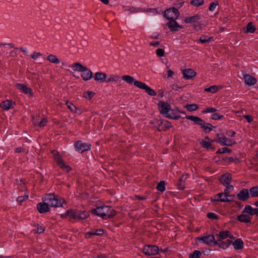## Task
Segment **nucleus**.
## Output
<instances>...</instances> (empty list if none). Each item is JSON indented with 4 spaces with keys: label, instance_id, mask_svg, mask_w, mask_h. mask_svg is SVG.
<instances>
[{
    "label": "nucleus",
    "instance_id": "1",
    "mask_svg": "<svg viewBox=\"0 0 258 258\" xmlns=\"http://www.w3.org/2000/svg\"><path fill=\"white\" fill-rule=\"evenodd\" d=\"M158 107L160 113L166 117L173 119H178L180 118V115L178 114V111L176 110L172 109L170 105L167 102L159 101L158 103Z\"/></svg>",
    "mask_w": 258,
    "mask_h": 258
},
{
    "label": "nucleus",
    "instance_id": "2",
    "mask_svg": "<svg viewBox=\"0 0 258 258\" xmlns=\"http://www.w3.org/2000/svg\"><path fill=\"white\" fill-rule=\"evenodd\" d=\"M92 213L104 219H107L115 215V211L111 207L102 206L91 211Z\"/></svg>",
    "mask_w": 258,
    "mask_h": 258
},
{
    "label": "nucleus",
    "instance_id": "3",
    "mask_svg": "<svg viewBox=\"0 0 258 258\" xmlns=\"http://www.w3.org/2000/svg\"><path fill=\"white\" fill-rule=\"evenodd\" d=\"M44 200L48 206L51 207H59L62 206V205L65 203L63 199H61L58 200L56 196L53 194H49L45 196L44 198Z\"/></svg>",
    "mask_w": 258,
    "mask_h": 258
},
{
    "label": "nucleus",
    "instance_id": "4",
    "mask_svg": "<svg viewBox=\"0 0 258 258\" xmlns=\"http://www.w3.org/2000/svg\"><path fill=\"white\" fill-rule=\"evenodd\" d=\"M52 154L57 165L62 170L67 172L71 170V168L67 165L64 162H63L62 159L59 154V153L57 151L55 150L52 151Z\"/></svg>",
    "mask_w": 258,
    "mask_h": 258
},
{
    "label": "nucleus",
    "instance_id": "5",
    "mask_svg": "<svg viewBox=\"0 0 258 258\" xmlns=\"http://www.w3.org/2000/svg\"><path fill=\"white\" fill-rule=\"evenodd\" d=\"M143 253L147 255H156L159 253V249L157 246L147 245L144 246Z\"/></svg>",
    "mask_w": 258,
    "mask_h": 258
},
{
    "label": "nucleus",
    "instance_id": "6",
    "mask_svg": "<svg viewBox=\"0 0 258 258\" xmlns=\"http://www.w3.org/2000/svg\"><path fill=\"white\" fill-rule=\"evenodd\" d=\"M135 86L140 89L144 90L148 95L151 96H155L157 95V93L154 90L147 86L144 83L142 82H136L135 83Z\"/></svg>",
    "mask_w": 258,
    "mask_h": 258
},
{
    "label": "nucleus",
    "instance_id": "7",
    "mask_svg": "<svg viewBox=\"0 0 258 258\" xmlns=\"http://www.w3.org/2000/svg\"><path fill=\"white\" fill-rule=\"evenodd\" d=\"M217 137L218 138L217 142L220 143L222 145L231 146L235 144V141L232 139L227 138L223 134H217Z\"/></svg>",
    "mask_w": 258,
    "mask_h": 258
},
{
    "label": "nucleus",
    "instance_id": "8",
    "mask_svg": "<svg viewBox=\"0 0 258 258\" xmlns=\"http://www.w3.org/2000/svg\"><path fill=\"white\" fill-rule=\"evenodd\" d=\"M234 196L225 194V192H221L217 194L214 197V200L222 202H228L233 200Z\"/></svg>",
    "mask_w": 258,
    "mask_h": 258
},
{
    "label": "nucleus",
    "instance_id": "9",
    "mask_svg": "<svg viewBox=\"0 0 258 258\" xmlns=\"http://www.w3.org/2000/svg\"><path fill=\"white\" fill-rule=\"evenodd\" d=\"M164 16L169 20H176L179 16V12L176 8H172L166 10Z\"/></svg>",
    "mask_w": 258,
    "mask_h": 258
},
{
    "label": "nucleus",
    "instance_id": "10",
    "mask_svg": "<svg viewBox=\"0 0 258 258\" xmlns=\"http://www.w3.org/2000/svg\"><path fill=\"white\" fill-rule=\"evenodd\" d=\"M76 150L80 153L89 151L91 149V145L83 143L82 141H78L75 145Z\"/></svg>",
    "mask_w": 258,
    "mask_h": 258
},
{
    "label": "nucleus",
    "instance_id": "11",
    "mask_svg": "<svg viewBox=\"0 0 258 258\" xmlns=\"http://www.w3.org/2000/svg\"><path fill=\"white\" fill-rule=\"evenodd\" d=\"M197 239L203 241V243L207 245H210L212 243L214 244L215 241V236L213 235H208L203 237H198Z\"/></svg>",
    "mask_w": 258,
    "mask_h": 258
},
{
    "label": "nucleus",
    "instance_id": "12",
    "mask_svg": "<svg viewBox=\"0 0 258 258\" xmlns=\"http://www.w3.org/2000/svg\"><path fill=\"white\" fill-rule=\"evenodd\" d=\"M232 243V241L229 239H227L225 241L222 240L217 239L215 240L214 245H218L221 248L225 249L227 248Z\"/></svg>",
    "mask_w": 258,
    "mask_h": 258
},
{
    "label": "nucleus",
    "instance_id": "13",
    "mask_svg": "<svg viewBox=\"0 0 258 258\" xmlns=\"http://www.w3.org/2000/svg\"><path fill=\"white\" fill-rule=\"evenodd\" d=\"M217 239H225L227 238L230 239L234 238L233 236L227 230H223L219 232V233L216 234Z\"/></svg>",
    "mask_w": 258,
    "mask_h": 258
},
{
    "label": "nucleus",
    "instance_id": "14",
    "mask_svg": "<svg viewBox=\"0 0 258 258\" xmlns=\"http://www.w3.org/2000/svg\"><path fill=\"white\" fill-rule=\"evenodd\" d=\"M243 78L244 83L248 86H252L256 83V79L255 78L245 73H243Z\"/></svg>",
    "mask_w": 258,
    "mask_h": 258
},
{
    "label": "nucleus",
    "instance_id": "15",
    "mask_svg": "<svg viewBox=\"0 0 258 258\" xmlns=\"http://www.w3.org/2000/svg\"><path fill=\"white\" fill-rule=\"evenodd\" d=\"M249 197V191L246 188H243L237 194V198L238 200L242 201H246Z\"/></svg>",
    "mask_w": 258,
    "mask_h": 258
},
{
    "label": "nucleus",
    "instance_id": "16",
    "mask_svg": "<svg viewBox=\"0 0 258 258\" xmlns=\"http://www.w3.org/2000/svg\"><path fill=\"white\" fill-rule=\"evenodd\" d=\"M182 74L183 75L184 78L187 80L192 79L197 75V73L194 70L191 69L183 70L182 71Z\"/></svg>",
    "mask_w": 258,
    "mask_h": 258
},
{
    "label": "nucleus",
    "instance_id": "17",
    "mask_svg": "<svg viewBox=\"0 0 258 258\" xmlns=\"http://www.w3.org/2000/svg\"><path fill=\"white\" fill-rule=\"evenodd\" d=\"M219 180L224 185H226L231 183L232 181V177L231 174L229 173H225L220 177Z\"/></svg>",
    "mask_w": 258,
    "mask_h": 258
},
{
    "label": "nucleus",
    "instance_id": "18",
    "mask_svg": "<svg viewBox=\"0 0 258 258\" xmlns=\"http://www.w3.org/2000/svg\"><path fill=\"white\" fill-rule=\"evenodd\" d=\"M37 209L39 213H45L49 211V206L45 202L44 199L43 198V202L39 203L37 205Z\"/></svg>",
    "mask_w": 258,
    "mask_h": 258
},
{
    "label": "nucleus",
    "instance_id": "19",
    "mask_svg": "<svg viewBox=\"0 0 258 258\" xmlns=\"http://www.w3.org/2000/svg\"><path fill=\"white\" fill-rule=\"evenodd\" d=\"M243 213H247L251 217L258 213V208H253L250 205H246L242 211Z\"/></svg>",
    "mask_w": 258,
    "mask_h": 258
},
{
    "label": "nucleus",
    "instance_id": "20",
    "mask_svg": "<svg viewBox=\"0 0 258 258\" xmlns=\"http://www.w3.org/2000/svg\"><path fill=\"white\" fill-rule=\"evenodd\" d=\"M81 73V77L84 81L89 80L93 77L92 72L87 67H85Z\"/></svg>",
    "mask_w": 258,
    "mask_h": 258
},
{
    "label": "nucleus",
    "instance_id": "21",
    "mask_svg": "<svg viewBox=\"0 0 258 258\" xmlns=\"http://www.w3.org/2000/svg\"><path fill=\"white\" fill-rule=\"evenodd\" d=\"M16 87L25 94L30 96L32 95V90L30 88L27 87L26 85L18 83L16 85Z\"/></svg>",
    "mask_w": 258,
    "mask_h": 258
},
{
    "label": "nucleus",
    "instance_id": "22",
    "mask_svg": "<svg viewBox=\"0 0 258 258\" xmlns=\"http://www.w3.org/2000/svg\"><path fill=\"white\" fill-rule=\"evenodd\" d=\"M167 25L170 29V30L172 31H177L178 28H182V27L177 23L175 20H171L167 23Z\"/></svg>",
    "mask_w": 258,
    "mask_h": 258
},
{
    "label": "nucleus",
    "instance_id": "23",
    "mask_svg": "<svg viewBox=\"0 0 258 258\" xmlns=\"http://www.w3.org/2000/svg\"><path fill=\"white\" fill-rule=\"evenodd\" d=\"M107 75L104 73L96 72L94 75V79L98 82H106L107 79Z\"/></svg>",
    "mask_w": 258,
    "mask_h": 258
},
{
    "label": "nucleus",
    "instance_id": "24",
    "mask_svg": "<svg viewBox=\"0 0 258 258\" xmlns=\"http://www.w3.org/2000/svg\"><path fill=\"white\" fill-rule=\"evenodd\" d=\"M78 210H69L64 214H62V216L65 217L68 216L71 218L78 220Z\"/></svg>",
    "mask_w": 258,
    "mask_h": 258
},
{
    "label": "nucleus",
    "instance_id": "25",
    "mask_svg": "<svg viewBox=\"0 0 258 258\" xmlns=\"http://www.w3.org/2000/svg\"><path fill=\"white\" fill-rule=\"evenodd\" d=\"M232 245L236 250L242 249L244 247L243 242L240 238L236 239L232 243Z\"/></svg>",
    "mask_w": 258,
    "mask_h": 258
},
{
    "label": "nucleus",
    "instance_id": "26",
    "mask_svg": "<svg viewBox=\"0 0 258 258\" xmlns=\"http://www.w3.org/2000/svg\"><path fill=\"white\" fill-rule=\"evenodd\" d=\"M172 127V124L167 120L161 121L159 125V130H166Z\"/></svg>",
    "mask_w": 258,
    "mask_h": 258
},
{
    "label": "nucleus",
    "instance_id": "27",
    "mask_svg": "<svg viewBox=\"0 0 258 258\" xmlns=\"http://www.w3.org/2000/svg\"><path fill=\"white\" fill-rule=\"evenodd\" d=\"M238 221L244 223H250L251 220V217L246 214H241L237 216Z\"/></svg>",
    "mask_w": 258,
    "mask_h": 258
},
{
    "label": "nucleus",
    "instance_id": "28",
    "mask_svg": "<svg viewBox=\"0 0 258 258\" xmlns=\"http://www.w3.org/2000/svg\"><path fill=\"white\" fill-rule=\"evenodd\" d=\"M200 125L201 126V127L206 133L210 132L213 128V126L211 124L207 123L205 122L203 120Z\"/></svg>",
    "mask_w": 258,
    "mask_h": 258
},
{
    "label": "nucleus",
    "instance_id": "29",
    "mask_svg": "<svg viewBox=\"0 0 258 258\" xmlns=\"http://www.w3.org/2000/svg\"><path fill=\"white\" fill-rule=\"evenodd\" d=\"M71 67L74 72H80L83 71L84 69L86 67L83 66L79 62H75L71 66H69Z\"/></svg>",
    "mask_w": 258,
    "mask_h": 258
},
{
    "label": "nucleus",
    "instance_id": "30",
    "mask_svg": "<svg viewBox=\"0 0 258 258\" xmlns=\"http://www.w3.org/2000/svg\"><path fill=\"white\" fill-rule=\"evenodd\" d=\"M121 79L122 80L125 81L126 83L132 85V84L135 83L136 82H140L139 81H136L134 79V78L132 76H129V75H124L122 76L121 77Z\"/></svg>",
    "mask_w": 258,
    "mask_h": 258
},
{
    "label": "nucleus",
    "instance_id": "31",
    "mask_svg": "<svg viewBox=\"0 0 258 258\" xmlns=\"http://www.w3.org/2000/svg\"><path fill=\"white\" fill-rule=\"evenodd\" d=\"M104 233V230L102 229H96L94 231L88 232L86 233V237L89 238L92 235H101Z\"/></svg>",
    "mask_w": 258,
    "mask_h": 258
},
{
    "label": "nucleus",
    "instance_id": "32",
    "mask_svg": "<svg viewBox=\"0 0 258 258\" xmlns=\"http://www.w3.org/2000/svg\"><path fill=\"white\" fill-rule=\"evenodd\" d=\"M201 17L198 15H194L192 17H188L185 18L184 21L186 23H191L200 19Z\"/></svg>",
    "mask_w": 258,
    "mask_h": 258
},
{
    "label": "nucleus",
    "instance_id": "33",
    "mask_svg": "<svg viewBox=\"0 0 258 258\" xmlns=\"http://www.w3.org/2000/svg\"><path fill=\"white\" fill-rule=\"evenodd\" d=\"M0 106L5 110H9L12 107V102L11 101L7 100L5 101H3Z\"/></svg>",
    "mask_w": 258,
    "mask_h": 258
},
{
    "label": "nucleus",
    "instance_id": "34",
    "mask_svg": "<svg viewBox=\"0 0 258 258\" xmlns=\"http://www.w3.org/2000/svg\"><path fill=\"white\" fill-rule=\"evenodd\" d=\"M89 216V214L87 211H81L78 210V220H84L87 219Z\"/></svg>",
    "mask_w": 258,
    "mask_h": 258
},
{
    "label": "nucleus",
    "instance_id": "35",
    "mask_svg": "<svg viewBox=\"0 0 258 258\" xmlns=\"http://www.w3.org/2000/svg\"><path fill=\"white\" fill-rule=\"evenodd\" d=\"M255 27L253 25L252 22H249L247 24V26L246 27V30H244V33H252L255 31Z\"/></svg>",
    "mask_w": 258,
    "mask_h": 258
},
{
    "label": "nucleus",
    "instance_id": "36",
    "mask_svg": "<svg viewBox=\"0 0 258 258\" xmlns=\"http://www.w3.org/2000/svg\"><path fill=\"white\" fill-rule=\"evenodd\" d=\"M120 79V77L117 75H110L108 78L106 79V82H117Z\"/></svg>",
    "mask_w": 258,
    "mask_h": 258
},
{
    "label": "nucleus",
    "instance_id": "37",
    "mask_svg": "<svg viewBox=\"0 0 258 258\" xmlns=\"http://www.w3.org/2000/svg\"><path fill=\"white\" fill-rule=\"evenodd\" d=\"M46 59L49 62L53 63H59L60 62L59 59L56 55L53 54H50L48 55Z\"/></svg>",
    "mask_w": 258,
    "mask_h": 258
},
{
    "label": "nucleus",
    "instance_id": "38",
    "mask_svg": "<svg viewBox=\"0 0 258 258\" xmlns=\"http://www.w3.org/2000/svg\"><path fill=\"white\" fill-rule=\"evenodd\" d=\"M125 11H127L129 12V14L131 13H136L140 12H144V9L142 8H136L132 7L129 8L127 10H125Z\"/></svg>",
    "mask_w": 258,
    "mask_h": 258
},
{
    "label": "nucleus",
    "instance_id": "39",
    "mask_svg": "<svg viewBox=\"0 0 258 258\" xmlns=\"http://www.w3.org/2000/svg\"><path fill=\"white\" fill-rule=\"evenodd\" d=\"M186 118L189 120L194 121L195 123L198 124H200L203 121V120L198 116L189 115L186 116Z\"/></svg>",
    "mask_w": 258,
    "mask_h": 258
},
{
    "label": "nucleus",
    "instance_id": "40",
    "mask_svg": "<svg viewBox=\"0 0 258 258\" xmlns=\"http://www.w3.org/2000/svg\"><path fill=\"white\" fill-rule=\"evenodd\" d=\"M249 194L251 197H258V186L251 187L249 189Z\"/></svg>",
    "mask_w": 258,
    "mask_h": 258
},
{
    "label": "nucleus",
    "instance_id": "41",
    "mask_svg": "<svg viewBox=\"0 0 258 258\" xmlns=\"http://www.w3.org/2000/svg\"><path fill=\"white\" fill-rule=\"evenodd\" d=\"M201 144L204 148H208L211 146L210 139L208 137L205 138L204 140L202 142Z\"/></svg>",
    "mask_w": 258,
    "mask_h": 258
},
{
    "label": "nucleus",
    "instance_id": "42",
    "mask_svg": "<svg viewBox=\"0 0 258 258\" xmlns=\"http://www.w3.org/2000/svg\"><path fill=\"white\" fill-rule=\"evenodd\" d=\"M68 108L73 112H77V107L71 102L67 101L66 102Z\"/></svg>",
    "mask_w": 258,
    "mask_h": 258
},
{
    "label": "nucleus",
    "instance_id": "43",
    "mask_svg": "<svg viewBox=\"0 0 258 258\" xmlns=\"http://www.w3.org/2000/svg\"><path fill=\"white\" fill-rule=\"evenodd\" d=\"M213 39V37H210L206 35H202L201 36L199 41L202 43L209 42Z\"/></svg>",
    "mask_w": 258,
    "mask_h": 258
},
{
    "label": "nucleus",
    "instance_id": "44",
    "mask_svg": "<svg viewBox=\"0 0 258 258\" xmlns=\"http://www.w3.org/2000/svg\"><path fill=\"white\" fill-rule=\"evenodd\" d=\"M185 108L189 111H194L198 109V106L196 104H187Z\"/></svg>",
    "mask_w": 258,
    "mask_h": 258
},
{
    "label": "nucleus",
    "instance_id": "45",
    "mask_svg": "<svg viewBox=\"0 0 258 258\" xmlns=\"http://www.w3.org/2000/svg\"><path fill=\"white\" fill-rule=\"evenodd\" d=\"M47 122V120L46 118H40L39 122H35V126L42 127L45 126Z\"/></svg>",
    "mask_w": 258,
    "mask_h": 258
},
{
    "label": "nucleus",
    "instance_id": "46",
    "mask_svg": "<svg viewBox=\"0 0 258 258\" xmlns=\"http://www.w3.org/2000/svg\"><path fill=\"white\" fill-rule=\"evenodd\" d=\"M205 91L211 92L212 93H215L218 91V87L216 85L212 86L209 88H205Z\"/></svg>",
    "mask_w": 258,
    "mask_h": 258
},
{
    "label": "nucleus",
    "instance_id": "47",
    "mask_svg": "<svg viewBox=\"0 0 258 258\" xmlns=\"http://www.w3.org/2000/svg\"><path fill=\"white\" fill-rule=\"evenodd\" d=\"M201 255V252L199 250H196L189 255V258H199Z\"/></svg>",
    "mask_w": 258,
    "mask_h": 258
},
{
    "label": "nucleus",
    "instance_id": "48",
    "mask_svg": "<svg viewBox=\"0 0 258 258\" xmlns=\"http://www.w3.org/2000/svg\"><path fill=\"white\" fill-rule=\"evenodd\" d=\"M94 95L95 93L92 91H87L84 93L83 96L85 98L91 100Z\"/></svg>",
    "mask_w": 258,
    "mask_h": 258
},
{
    "label": "nucleus",
    "instance_id": "49",
    "mask_svg": "<svg viewBox=\"0 0 258 258\" xmlns=\"http://www.w3.org/2000/svg\"><path fill=\"white\" fill-rule=\"evenodd\" d=\"M157 188L160 191H164L165 189V182L164 181H161L158 183L157 186Z\"/></svg>",
    "mask_w": 258,
    "mask_h": 258
},
{
    "label": "nucleus",
    "instance_id": "50",
    "mask_svg": "<svg viewBox=\"0 0 258 258\" xmlns=\"http://www.w3.org/2000/svg\"><path fill=\"white\" fill-rule=\"evenodd\" d=\"M28 197L29 196L28 194H25L24 196H19L17 198V201L20 204H22V202L27 200Z\"/></svg>",
    "mask_w": 258,
    "mask_h": 258
},
{
    "label": "nucleus",
    "instance_id": "51",
    "mask_svg": "<svg viewBox=\"0 0 258 258\" xmlns=\"http://www.w3.org/2000/svg\"><path fill=\"white\" fill-rule=\"evenodd\" d=\"M226 188L224 190V192L225 194L229 195L231 191L234 190V187L233 185H230V184L225 185Z\"/></svg>",
    "mask_w": 258,
    "mask_h": 258
},
{
    "label": "nucleus",
    "instance_id": "52",
    "mask_svg": "<svg viewBox=\"0 0 258 258\" xmlns=\"http://www.w3.org/2000/svg\"><path fill=\"white\" fill-rule=\"evenodd\" d=\"M33 231L34 233L41 234L44 231V228L42 226L37 225L36 229H33Z\"/></svg>",
    "mask_w": 258,
    "mask_h": 258
},
{
    "label": "nucleus",
    "instance_id": "53",
    "mask_svg": "<svg viewBox=\"0 0 258 258\" xmlns=\"http://www.w3.org/2000/svg\"><path fill=\"white\" fill-rule=\"evenodd\" d=\"M224 118V116L218 113H215L212 115V119L214 120H220Z\"/></svg>",
    "mask_w": 258,
    "mask_h": 258
},
{
    "label": "nucleus",
    "instance_id": "54",
    "mask_svg": "<svg viewBox=\"0 0 258 258\" xmlns=\"http://www.w3.org/2000/svg\"><path fill=\"white\" fill-rule=\"evenodd\" d=\"M190 3L195 6L198 7L204 4V0H192Z\"/></svg>",
    "mask_w": 258,
    "mask_h": 258
},
{
    "label": "nucleus",
    "instance_id": "55",
    "mask_svg": "<svg viewBox=\"0 0 258 258\" xmlns=\"http://www.w3.org/2000/svg\"><path fill=\"white\" fill-rule=\"evenodd\" d=\"M218 5V2L217 1L212 2L209 8L210 11L213 12L215 10L217 6Z\"/></svg>",
    "mask_w": 258,
    "mask_h": 258
},
{
    "label": "nucleus",
    "instance_id": "56",
    "mask_svg": "<svg viewBox=\"0 0 258 258\" xmlns=\"http://www.w3.org/2000/svg\"><path fill=\"white\" fill-rule=\"evenodd\" d=\"M146 13H149L151 14V15L154 16L156 15L157 14V11L155 9H144V12Z\"/></svg>",
    "mask_w": 258,
    "mask_h": 258
},
{
    "label": "nucleus",
    "instance_id": "57",
    "mask_svg": "<svg viewBox=\"0 0 258 258\" xmlns=\"http://www.w3.org/2000/svg\"><path fill=\"white\" fill-rule=\"evenodd\" d=\"M216 111V109L213 107H209L205 108L204 110L202 111L203 113H208L211 112H215Z\"/></svg>",
    "mask_w": 258,
    "mask_h": 258
},
{
    "label": "nucleus",
    "instance_id": "58",
    "mask_svg": "<svg viewBox=\"0 0 258 258\" xmlns=\"http://www.w3.org/2000/svg\"><path fill=\"white\" fill-rule=\"evenodd\" d=\"M156 54L159 57H162L165 54L164 50L162 48H158L156 50Z\"/></svg>",
    "mask_w": 258,
    "mask_h": 258
},
{
    "label": "nucleus",
    "instance_id": "59",
    "mask_svg": "<svg viewBox=\"0 0 258 258\" xmlns=\"http://www.w3.org/2000/svg\"><path fill=\"white\" fill-rule=\"evenodd\" d=\"M243 117L245 119H246L247 121L249 123L252 122L253 120V117L250 115H243Z\"/></svg>",
    "mask_w": 258,
    "mask_h": 258
},
{
    "label": "nucleus",
    "instance_id": "60",
    "mask_svg": "<svg viewBox=\"0 0 258 258\" xmlns=\"http://www.w3.org/2000/svg\"><path fill=\"white\" fill-rule=\"evenodd\" d=\"M42 55V54L40 52H34L31 55V58L36 59L39 56H41Z\"/></svg>",
    "mask_w": 258,
    "mask_h": 258
},
{
    "label": "nucleus",
    "instance_id": "61",
    "mask_svg": "<svg viewBox=\"0 0 258 258\" xmlns=\"http://www.w3.org/2000/svg\"><path fill=\"white\" fill-rule=\"evenodd\" d=\"M207 217L210 219H216L217 218V216L213 213H209L207 214Z\"/></svg>",
    "mask_w": 258,
    "mask_h": 258
},
{
    "label": "nucleus",
    "instance_id": "62",
    "mask_svg": "<svg viewBox=\"0 0 258 258\" xmlns=\"http://www.w3.org/2000/svg\"><path fill=\"white\" fill-rule=\"evenodd\" d=\"M229 151H230V150L229 149H228L227 148H223L219 149V151H218V152L220 153H224L226 152H228Z\"/></svg>",
    "mask_w": 258,
    "mask_h": 258
},
{
    "label": "nucleus",
    "instance_id": "63",
    "mask_svg": "<svg viewBox=\"0 0 258 258\" xmlns=\"http://www.w3.org/2000/svg\"><path fill=\"white\" fill-rule=\"evenodd\" d=\"M17 53L16 51L12 50L9 52V56L10 57H15L17 55Z\"/></svg>",
    "mask_w": 258,
    "mask_h": 258
},
{
    "label": "nucleus",
    "instance_id": "64",
    "mask_svg": "<svg viewBox=\"0 0 258 258\" xmlns=\"http://www.w3.org/2000/svg\"><path fill=\"white\" fill-rule=\"evenodd\" d=\"M160 43L159 41H153L150 43L151 46H153L154 47H157L159 45Z\"/></svg>",
    "mask_w": 258,
    "mask_h": 258
}]
</instances>
